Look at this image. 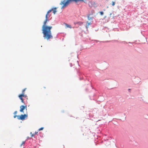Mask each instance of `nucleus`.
Masks as SVG:
<instances>
[{"label":"nucleus","instance_id":"8","mask_svg":"<svg viewBox=\"0 0 148 148\" xmlns=\"http://www.w3.org/2000/svg\"><path fill=\"white\" fill-rule=\"evenodd\" d=\"M65 26H66V28H72L71 26L70 25H69L68 24H67L66 23V24H65Z\"/></svg>","mask_w":148,"mask_h":148},{"label":"nucleus","instance_id":"18","mask_svg":"<svg viewBox=\"0 0 148 148\" xmlns=\"http://www.w3.org/2000/svg\"><path fill=\"white\" fill-rule=\"evenodd\" d=\"M90 14V16H91V15H92L93 14V13H92L91 14Z\"/></svg>","mask_w":148,"mask_h":148},{"label":"nucleus","instance_id":"1","mask_svg":"<svg viewBox=\"0 0 148 148\" xmlns=\"http://www.w3.org/2000/svg\"><path fill=\"white\" fill-rule=\"evenodd\" d=\"M52 9L49 10L47 12L45 16V20L43 23V24L42 27V33L43 34V37L45 39L47 40L51 39H52L53 37L52 34L51 30L52 28L51 26H47L46 23L47 22L49 21V18L51 16L50 14Z\"/></svg>","mask_w":148,"mask_h":148},{"label":"nucleus","instance_id":"14","mask_svg":"<svg viewBox=\"0 0 148 148\" xmlns=\"http://www.w3.org/2000/svg\"><path fill=\"white\" fill-rule=\"evenodd\" d=\"M32 132H31V133H30V134H31V136L32 137L34 136L35 135L34 134H32Z\"/></svg>","mask_w":148,"mask_h":148},{"label":"nucleus","instance_id":"17","mask_svg":"<svg viewBox=\"0 0 148 148\" xmlns=\"http://www.w3.org/2000/svg\"><path fill=\"white\" fill-rule=\"evenodd\" d=\"M38 133V132H35V133L34 134L35 135L36 134H37Z\"/></svg>","mask_w":148,"mask_h":148},{"label":"nucleus","instance_id":"15","mask_svg":"<svg viewBox=\"0 0 148 148\" xmlns=\"http://www.w3.org/2000/svg\"><path fill=\"white\" fill-rule=\"evenodd\" d=\"M18 116H17V115H14V118H16V117H18Z\"/></svg>","mask_w":148,"mask_h":148},{"label":"nucleus","instance_id":"10","mask_svg":"<svg viewBox=\"0 0 148 148\" xmlns=\"http://www.w3.org/2000/svg\"><path fill=\"white\" fill-rule=\"evenodd\" d=\"M115 4V1H112V5L114 6Z\"/></svg>","mask_w":148,"mask_h":148},{"label":"nucleus","instance_id":"12","mask_svg":"<svg viewBox=\"0 0 148 148\" xmlns=\"http://www.w3.org/2000/svg\"><path fill=\"white\" fill-rule=\"evenodd\" d=\"M99 13L101 15H103V12L101 11L99 12Z\"/></svg>","mask_w":148,"mask_h":148},{"label":"nucleus","instance_id":"6","mask_svg":"<svg viewBox=\"0 0 148 148\" xmlns=\"http://www.w3.org/2000/svg\"><path fill=\"white\" fill-rule=\"evenodd\" d=\"M51 9H52V11H53V12L54 14H55L57 12V11L56 10L57 9V8L56 7L53 8Z\"/></svg>","mask_w":148,"mask_h":148},{"label":"nucleus","instance_id":"11","mask_svg":"<svg viewBox=\"0 0 148 148\" xmlns=\"http://www.w3.org/2000/svg\"><path fill=\"white\" fill-rule=\"evenodd\" d=\"M43 129H44V127H41V128L39 129L38 130V131H40V130H42Z\"/></svg>","mask_w":148,"mask_h":148},{"label":"nucleus","instance_id":"5","mask_svg":"<svg viewBox=\"0 0 148 148\" xmlns=\"http://www.w3.org/2000/svg\"><path fill=\"white\" fill-rule=\"evenodd\" d=\"M27 106H21L20 107V112H23V110L25 109L26 110H27Z\"/></svg>","mask_w":148,"mask_h":148},{"label":"nucleus","instance_id":"3","mask_svg":"<svg viewBox=\"0 0 148 148\" xmlns=\"http://www.w3.org/2000/svg\"><path fill=\"white\" fill-rule=\"evenodd\" d=\"M26 89V88H24L22 91V94L19 95L18 96L19 98L21 100V102L23 103H24V102L23 97H24L25 98H27V95H25V92Z\"/></svg>","mask_w":148,"mask_h":148},{"label":"nucleus","instance_id":"7","mask_svg":"<svg viewBox=\"0 0 148 148\" xmlns=\"http://www.w3.org/2000/svg\"><path fill=\"white\" fill-rule=\"evenodd\" d=\"M88 19L89 20H91L92 21L93 19V17L92 16H90V14H89V15L88 16ZM91 22H92V21Z\"/></svg>","mask_w":148,"mask_h":148},{"label":"nucleus","instance_id":"13","mask_svg":"<svg viewBox=\"0 0 148 148\" xmlns=\"http://www.w3.org/2000/svg\"><path fill=\"white\" fill-rule=\"evenodd\" d=\"M25 141H23L22 143L21 144V146H22V145H24L25 144Z\"/></svg>","mask_w":148,"mask_h":148},{"label":"nucleus","instance_id":"16","mask_svg":"<svg viewBox=\"0 0 148 148\" xmlns=\"http://www.w3.org/2000/svg\"><path fill=\"white\" fill-rule=\"evenodd\" d=\"M17 113V111H15L14 112V114H16Z\"/></svg>","mask_w":148,"mask_h":148},{"label":"nucleus","instance_id":"9","mask_svg":"<svg viewBox=\"0 0 148 148\" xmlns=\"http://www.w3.org/2000/svg\"><path fill=\"white\" fill-rule=\"evenodd\" d=\"M87 26H86V27L87 28H88V26L90 25V24H91L92 23H91L90 22V23H89V22H88V21H87Z\"/></svg>","mask_w":148,"mask_h":148},{"label":"nucleus","instance_id":"4","mask_svg":"<svg viewBox=\"0 0 148 148\" xmlns=\"http://www.w3.org/2000/svg\"><path fill=\"white\" fill-rule=\"evenodd\" d=\"M27 114H21L20 116H18V119L19 120H23L25 119V118H27Z\"/></svg>","mask_w":148,"mask_h":148},{"label":"nucleus","instance_id":"2","mask_svg":"<svg viewBox=\"0 0 148 148\" xmlns=\"http://www.w3.org/2000/svg\"><path fill=\"white\" fill-rule=\"evenodd\" d=\"M86 0H63L60 3L61 5H62L63 6L61 8L62 9L67 6L70 3V2L72 1H75L76 2H77L78 1H80L86 2Z\"/></svg>","mask_w":148,"mask_h":148}]
</instances>
